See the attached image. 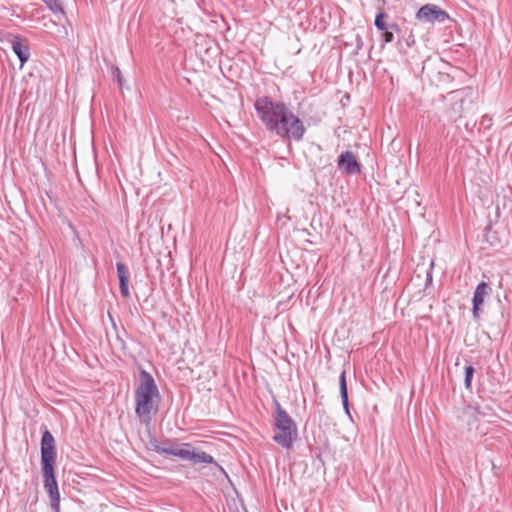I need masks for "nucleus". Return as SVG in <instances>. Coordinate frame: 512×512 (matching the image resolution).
Returning <instances> with one entry per match:
<instances>
[{
    "label": "nucleus",
    "instance_id": "obj_13",
    "mask_svg": "<svg viewBox=\"0 0 512 512\" xmlns=\"http://www.w3.org/2000/svg\"><path fill=\"white\" fill-rule=\"evenodd\" d=\"M389 19H390V16L386 12L380 11L376 15L375 21H374V25H375L376 29L379 31L391 29V30H396V33H399L400 32L399 25L396 22H390Z\"/></svg>",
    "mask_w": 512,
    "mask_h": 512
},
{
    "label": "nucleus",
    "instance_id": "obj_15",
    "mask_svg": "<svg viewBox=\"0 0 512 512\" xmlns=\"http://www.w3.org/2000/svg\"><path fill=\"white\" fill-rule=\"evenodd\" d=\"M48 4L49 9L57 16L58 20L64 16L63 7L61 2H46Z\"/></svg>",
    "mask_w": 512,
    "mask_h": 512
},
{
    "label": "nucleus",
    "instance_id": "obj_12",
    "mask_svg": "<svg viewBox=\"0 0 512 512\" xmlns=\"http://www.w3.org/2000/svg\"><path fill=\"white\" fill-rule=\"evenodd\" d=\"M117 275L119 278V289L120 293L124 298L130 296L129 291V274L126 265L123 262L116 263Z\"/></svg>",
    "mask_w": 512,
    "mask_h": 512
},
{
    "label": "nucleus",
    "instance_id": "obj_11",
    "mask_svg": "<svg viewBox=\"0 0 512 512\" xmlns=\"http://www.w3.org/2000/svg\"><path fill=\"white\" fill-rule=\"evenodd\" d=\"M490 291H491L490 286L488 285V283H486L484 281L480 282L476 286V289H475L474 295H473V300H472V302H473L472 313H473V317L475 319H478L480 317V308L484 303L485 296H487L490 293Z\"/></svg>",
    "mask_w": 512,
    "mask_h": 512
},
{
    "label": "nucleus",
    "instance_id": "obj_7",
    "mask_svg": "<svg viewBox=\"0 0 512 512\" xmlns=\"http://www.w3.org/2000/svg\"><path fill=\"white\" fill-rule=\"evenodd\" d=\"M274 407V429L276 432L273 440L282 448L291 449L298 436L297 425L276 400Z\"/></svg>",
    "mask_w": 512,
    "mask_h": 512
},
{
    "label": "nucleus",
    "instance_id": "obj_8",
    "mask_svg": "<svg viewBox=\"0 0 512 512\" xmlns=\"http://www.w3.org/2000/svg\"><path fill=\"white\" fill-rule=\"evenodd\" d=\"M416 18L422 23H444L449 19V15L440 7L427 4L418 10Z\"/></svg>",
    "mask_w": 512,
    "mask_h": 512
},
{
    "label": "nucleus",
    "instance_id": "obj_10",
    "mask_svg": "<svg viewBox=\"0 0 512 512\" xmlns=\"http://www.w3.org/2000/svg\"><path fill=\"white\" fill-rule=\"evenodd\" d=\"M7 37L10 38L12 50L23 66L30 58V48L26 39L12 34H7Z\"/></svg>",
    "mask_w": 512,
    "mask_h": 512
},
{
    "label": "nucleus",
    "instance_id": "obj_16",
    "mask_svg": "<svg viewBox=\"0 0 512 512\" xmlns=\"http://www.w3.org/2000/svg\"><path fill=\"white\" fill-rule=\"evenodd\" d=\"M474 373H475V369L472 365H468L465 367L464 384L467 389H470V387H471V382H472Z\"/></svg>",
    "mask_w": 512,
    "mask_h": 512
},
{
    "label": "nucleus",
    "instance_id": "obj_19",
    "mask_svg": "<svg viewBox=\"0 0 512 512\" xmlns=\"http://www.w3.org/2000/svg\"><path fill=\"white\" fill-rule=\"evenodd\" d=\"M235 512H239V511H235Z\"/></svg>",
    "mask_w": 512,
    "mask_h": 512
},
{
    "label": "nucleus",
    "instance_id": "obj_17",
    "mask_svg": "<svg viewBox=\"0 0 512 512\" xmlns=\"http://www.w3.org/2000/svg\"><path fill=\"white\" fill-rule=\"evenodd\" d=\"M381 32H382L381 39H382L383 43L387 44L394 40V33L396 32V30L389 29V30H383Z\"/></svg>",
    "mask_w": 512,
    "mask_h": 512
},
{
    "label": "nucleus",
    "instance_id": "obj_9",
    "mask_svg": "<svg viewBox=\"0 0 512 512\" xmlns=\"http://www.w3.org/2000/svg\"><path fill=\"white\" fill-rule=\"evenodd\" d=\"M337 165L340 170L348 175H355L361 171V165L351 151L342 152L338 157Z\"/></svg>",
    "mask_w": 512,
    "mask_h": 512
},
{
    "label": "nucleus",
    "instance_id": "obj_1",
    "mask_svg": "<svg viewBox=\"0 0 512 512\" xmlns=\"http://www.w3.org/2000/svg\"><path fill=\"white\" fill-rule=\"evenodd\" d=\"M255 110L271 134L289 141L303 140L306 132L304 123L284 103L261 97L255 101Z\"/></svg>",
    "mask_w": 512,
    "mask_h": 512
},
{
    "label": "nucleus",
    "instance_id": "obj_2",
    "mask_svg": "<svg viewBox=\"0 0 512 512\" xmlns=\"http://www.w3.org/2000/svg\"><path fill=\"white\" fill-rule=\"evenodd\" d=\"M255 110L271 134L289 141L303 140L306 132L304 123L284 103L261 97L255 101Z\"/></svg>",
    "mask_w": 512,
    "mask_h": 512
},
{
    "label": "nucleus",
    "instance_id": "obj_18",
    "mask_svg": "<svg viewBox=\"0 0 512 512\" xmlns=\"http://www.w3.org/2000/svg\"><path fill=\"white\" fill-rule=\"evenodd\" d=\"M113 76L117 80L119 86L122 87L123 86V76H122L121 71H120V69L118 67H115L113 69Z\"/></svg>",
    "mask_w": 512,
    "mask_h": 512
},
{
    "label": "nucleus",
    "instance_id": "obj_3",
    "mask_svg": "<svg viewBox=\"0 0 512 512\" xmlns=\"http://www.w3.org/2000/svg\"><path fill=\"white\" fill-rule=\"evenodd\" d=\"M255 110L271 134L289 141L303 140L306 132L304 123L284 103L261 97L255 101Z\"/></svg>",
    "mask_w": 512,
    "mask_h": 512
},
{
    "label": "nucleus",
    "instance_id": "obj_4",
    "mask_svg": "<svg viewBox=\"0 0 512 512\" xmlns=\"http://www.w3.org/2000/svg\"><path fill=\"white\" fill-rule=\"evenodd\" d=\"M56 446L50 431L45 430L41 437V470L43 486L46 490L53 512H60V493L55 477Z\"/></svg>",
    "mask_w": 512,
    "mask_h": 512
},
{
    "label": "nucleus",
    "instance_id": "obj_5",
    "mask_svg": "<svg viewBox=\"0 0 512 512\" xmlns=\"http://www.w3.org/2000/svg\"><path fill=\"white\" fill-rule=\"evenodd\" d=\"M140 383L135 388V414L142 424L149 425L158 412L159 390L152 375L141 370Z\"/></svg>",
    "mask_w": 512,
    "mask_h": 512
},
{
    "label": "nucleus",
    "instance_id": "obj_14",
    "mask_svg": "<svg viewBox=\"0 0 512 512\" xmlns=\"http://www.w3.org/2000/svg\"><path fill=\"white\" fill-rule=\"evenodd\" d=\"M339 388L343 408L345 410V413L351 418L345 370H343L339 375Z\"/></svg>",
    "mask_w": 512,
    "mask_h": 512
},
{
    "label": "nucleus",
    "instance_id": "obj_6",
    "mask_svg": "<svg viewBox=\"0 0 512 512\" xmlns=\"http://www.w3.org/2000/svg\"><path fill=\"white\" fill-rule=\"evenodd\" d=\"M150 446L153 451L162 455L175 456L183 460H189L194 464H214L221 473L227 476L223 467L215 461L212 455L204 451H194L190 443H182L178 446L176 440H167L162 443L157 439H152L150 440Z\"/></svg>",
    "mask_w": 512,
    "mask_h": 512
}]
</instances>
